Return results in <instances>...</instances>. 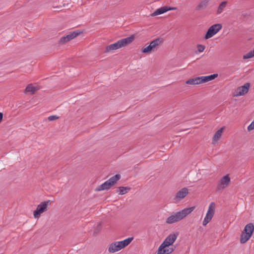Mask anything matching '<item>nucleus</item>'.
Listing matches in <instances>:
<instances>
[{
    "label": "nucleus",
    "mask_w": 254,
    "mask_h": 254,
    "mask_svg": "<svg viewBox=\"0 0 254 254\" xmlns=\"http://www.w3.org/2000/svg\"><path fill=\"white\" fill-rule=\"evenodd\" d=\"M179 236L178 232H174L168 235L158 247L156 254H171L175 250L173 244Z\"/></svg>",
    "instance_id": "f257e3e1"
},
{
    "label": "nucleus",
    "mask_w": 254,
    "mask_h": 254,
    "mask_svg": "<svg viewBox=\"0 0 254 254\" xmlns=\"http://www.w3.org/2000/svg\"><path fill=\"white\" fill-rule=\"evenodd\" d=\"M134 40V36L133 35H131L128 37L121 39L115 43L106 46L105 48V52L111 53L115 50L119 49L123 47H125L131 43Z\"/></svg>",
    "instance_id": "f03ea898"
},
{
    "label": "nucleus",
    "mask_w": 254,
    "mask_h": 254,
    "mask_svg": "<svg viewBox=\"0 0 254 254\" xmlns=\"http://www.w3.org/2000/svg\"><path fill=\"white\" fill-rule=\"evenodd\" d=\"M132 240V237H129L122 241L113 242L109 245L108 251L110 253L118 252L129 245Z\"/></svg>",
    "instance_id": "7ed1b4c3"
},
{
    "label": "nucleus",
    "mask_w": 254,
    "mask_h": 254,
    "mask_svg": "<svg viewBox=\"0 0 254 254\" xmlns=\"http://www.w3.org/2000/svg\"><path fill=\"white\" fill-rule=\"evenodd\" d=\"M218 75V74L215 73L207 76L196 77L187 80L186 83L189 85H198L211 81L216 78Z\"/></svg>",
    "instance_id": "20e7f679"
},
{
    "label": "nucleus",
    "mask_w": 254,
    "mask_h": 254,
    "mask_svg": "<svg viewBox=\"0 0 254 254\" xmlns=\"http://www.w3.org/2000/svg\"><path fill=\"white\" fill-rule=\"evenodd\" d=\"M163 40L161 38H157L152 41L148 45H145L141 50L143 54H150L157 50L162 44Z\"/></svg>",
    "instance_id": "39448f33"
},
{
    "label": "nucleus",
    "mask_w": 254,
    "mask_h": 254,
    "mask_svg": "<svg viewBox=\"0 0 254 254\" xmlns=\"http://www.w3.org/2000/svg\"><path fill=\"white\" fill-rule=\"evenodd\" d=\"M254 232V225L252 223L247 224L242 233L240 238V243L241 244H245L251 238Z\"/></svg>",
    "instance_id": "423d86ee"
},
{
    "label": "nucleus",
    "mask_w": 254,
    "mask_h": 254,
    "mask_svg": "<svg viewBox=\"0 0 254 254\" xmlns=\"http://www.w3.org/2000/svg\"><path fill=\"white\" fill-rule=\"evenodd\" d=\"M231 183V178L229 174H225L220 177L217 183V190H223L228 188Z\"/></svg>",
    "instance_id": "0eeeda50"
},
{
    "label": "nucleus",
    "mask_w": 254,
    "mask_h": 254,
    "mask_svg": "<svg viewBox=\"0 0 254 254\" xmlns=\"http://www.w3.org/2000/svg\"><path fill=\"white\" fill-rule=\"evenodd\" d=\"M51 204V202L50 200L41 202L38 205L36 209L33 212L34 217L35 219H39L41 214L48 210V208Z\"/></svg>",
    "instance_id": "6e6552de"
},
{
    "label": "nucleus",
    "mask_w": 254,
    "mask_h": 254,
    "mask_svg": "<svg viewBox=\"0 0 254 254\" xmlns=\"http://www.w3.org/2000/svg\"><path fill=\"white\" fill-rule=\"evenodd\" d=\"M215 207L216 204L215 202H211L209 204L207 212L202 221V225L203 226H205L211 221L215 214Z\"/></svg>",
    "instance_id": "1a4fd4ad"
},
{
    "label": "nucleus",
    "mask_w": 254,
    "mask_h": 254,
    "mask_svg": "<svg viewBox=\"0 0 254 254\" xmlns=\"http://www.w3.org/2000/svg\"><path fill=\"white\" fill-rule=\"evenodd\" d=\"M222 28L221 24L217 23L211 26L204 35L205 40L208 39L216 35Z\"/></svg>",
    "instance_id": "9d476101"
},
{
    "label": "nucleus",
    "mask_w": 254,
    "mask_h": 254,
    "mask_svg": "<svg viewBox=\"0 0 254 254\" xmlns=\"http://www.w3.org/2000/svg\"><path fill=\"white\" fill-rule=\"evenodd\" d=\"M82 32L79 31H75L69 33L68 34L62 37L60 39L59 41V44L60 45H64L70 40L73 39L78 35H79L80 34H81Z\"/></svg>",
    "instance_id": "9b49d317"
},
{
    "label": "nucleus",
    "mask_w": 254,
    "mask_h": 254,
    "mask_svg": "<svg viewBox=\"0 0 254 254\" xmlns=\"http://www.w3.org/2000/svg\"><path fill=\"white\" fill-rule=\"evenodd\" d=\"M250 87V84L246 83L244 85L238 87L233 92V96L234 97L241 96L247 94Z\"/></svg>",
    "instance_id": "f8f14e48"
},
{
    "label": "nucleus",
    "mask_w": 254,
    "mask_h": 254,
    "mask_svg": "<svg viewBox=\"0 0 254 254\" xmlns=\"http://www.w3.org/2000/svg\"><path fill=\"white\" fill-rule=\"evenodd\" d=\"M195 208V206H193L185 208L181 211L175 212L179 221H181L185 218L187 216L190 214Z\"/></svg>",
    "instance_id": "ddd939ff"
},
{
    "label": "nucleus",
    "mask_w": 254,
    "mask_h": 254,
    "mask_svg": "<svg viewBox=\"0 0 254 254\" xmlns=\"http://www.w3.org/2000/svg\"><path fill=\"white\" fill-rule=\"evenodd\" d=\"M189 193L187 188H183L177 192L175 198L177 201H180L186 197Z\"/></svg>",
    "instance_id": "4468645a"
},
{
    "label": "nucleus",
    "mask_w": 254,
    "mask_h": 254,
    "mask_svg": "<svg viewBox=\"0 0 254 254\" xmlns=\"http://www.w3.org/2000/svg\"><path fill=\"white\" fill-rule=\"evenodd\" d=\"M175 7H170L169 6H164L156 9L152 14L151 16H155L160 14H163L168 11L172 10H176Z\"/></svg>",
    "instance_id": "2eb2a0df"
},
{
    "label": "nucleus",
    "mask_w": 254,
    "mask_h": 254,
    "mask_svg": "<svg viewBox=\"0 0 254 254\" xmlns=\"http://www.w3.org/2000/svg\"><path fill=\"white\" fill-rule=\"evenodd\" d=\"M224 129L225 127H223L220 128L215 132L212 139V144L215 145L218 143L219 140H220L223 134Z\"/></svg>",
    "instance_id": "dca6fc26"
},
{
    "label": "nucleus",
    "mask_w": 254,
    "mask_h": 254,
    "mask_svg": "<svg viewBox=\"0 0 254 254\" xmlns=\"http://www.w3.org/2000/svg\"><path fill=\"white\" fill-rule=\"evenodd\" d=\"M179 221L175 212L172 213L166 220V223L168 224H171Z\"/></svg>",
    "instance_id": "f3484780"
},
{
    "label": "nucleus",
    "mask_w": 254,
    "mask_h": 254,
    "mask_svg": "<svg viewBox=\"0 0 254 254\" xmlns=\"http://www.w3.org/2000/svg\"><path fill=\"white\" fill-rule=\"evenodd\" d=\"M112 186V185L107 180V181L104 182L102 185L99 186L97 187V188L96 189V190L98 191H101V190H107V189H109L110 187H111Z\"/></svg>",
    "instance_id": "a211bd4d"
},
{
    "label": "nucleus",
    "mask_w": 254,
    "mask_h": 254,
    "mask_svg": "<svg viewBox=\"0 0 254 254\" xmlns=\"http://www.w3.org/2000/svg\"><path fill=\"white\" fill-rule=\"evenodd\" d=\"M38 88L37 86H33L32 84H29L25 89V91L26 92L29 93L30 94L34 93L37 90H38Z\"/></svg>",
    "instance_id": "6ab92c4d"
},
{
    "label": "nucleus",
    "mask_w": 254,
    "mask_h": 254,
    "mask_svg": "<svg viewBox=\"0 0 254 254\" xmlns=\"http://www.w3.org/2000/svg\"><path fill=\"white\" fill-rule=\"evenodd\" d=\"M227 2L226 1H223L219 4L217 10V14H221L224 11L227 6Z\"/></svg>",
    "instance_id": "aec40b11"
},
{
    "label": "nucleus",
    "mask_w": 254,
    "mask_h": 254,
    "mask_svg": "<svg viewBox=\"0 0 254 254\" xmlns=\"http://www.w3.org/2000/svg\"><path fill=\"white\" fill-rule=\"evenodd\" d=\"M121 178V176L119 174H117L113 177H112L111 178H110L108 180V181L110 183V184L112 185V186H113V185H114L118 180H120V179Z\"/></svg>",
    "instance_id": "412c9836"
},
{
    "label": "nucleus",
    "mask_w": 254,
    "mask_h": 254,
    "mask_svg": "<svg viewBox=\"0 0 254 254\" xmlns=\"http://www.w3.org/2000/svg\"><path fill=\"white\" fill-rule=\"evenodd\" d=\"M130 190L129 187H120L119 188L118 192L120 195H123L127 193Z\"/></svg>",
    "instance_id": "4be33fe9"
},
{
    "label": "nucleus",
    "mask_w": 254,
    "mask_h": 254,
    "mask_svg": "<svg viewBox=\"0 0 254 254\" xmlns=\"http://www.w3.org/2000/svg\"><path fill=\"white\" fill-rule=\"evenodd\" d=\"M254 57V49L253 50H251L248 52L247 53L244 54L243 56V59L244 60H247L249 59L252 58Z\"/></svg>",
    "instance_id": "5701e85b"
},
{
    "label": "nucleus",
    "mask_w": 254,
    "mask_h": 254,
    "mask_svg": "<svg viewBox=\"0 0 254 254\" xmlns=\"http://www.w3.org/2000/svg\"><path fill=\"white\" fill-rule=\"evenodd\" d=\"M209 2V0H203L197 6V9H200L202 8L206 7Z\"/></svg>",
    "instance_id": "b1692460"
},
{
    "label": "nucleus",
    "mask_w": 254,
    "mask_h": 254,
    "mask_svg": "<svg viewBox=\"0 0 254 254\" xmlns=\"http://www.w3.org/2000/svg\"><path fill=\"white\" fill-rule=\"evenodd\" d=\"M247 130L248 131L254 130V118L251 123L248 126Z\"/></svg>",
    "instance_id": "393cba45"
},
{
    "label": "nucleus",
    "mask_w": 254,
    "mask_h": 254,
    "mask_svg": "<svg viewBox=\"0 0 254 254\" xmlns=\"http://www.w3.org/2000/svg\"><path fill=\"white\" fill-rule=\"evenodd\" d=\"M205 48V46H204L203 45L199 44V45H197V51L199 53H201V52H203Z\"/></svg>",
    "instance_id": "a878e982"
},
{
    "label": "nucleus",
    "mask_w": 254,
    "mask_h": 254,
    "mask_svg": "<svg viewBox=\"0 0 254 254\" xmlns=\"http://www.w3.org/2000/svg\"><path fill=\"white\" fill-rule=\"evenodd\" d=\"M59 118V117L57 115H52L48 117V120L50 121H53L57 119H58Z\"/></svg>",
    "instance_id": "bb28decb"
}]
</instances>
